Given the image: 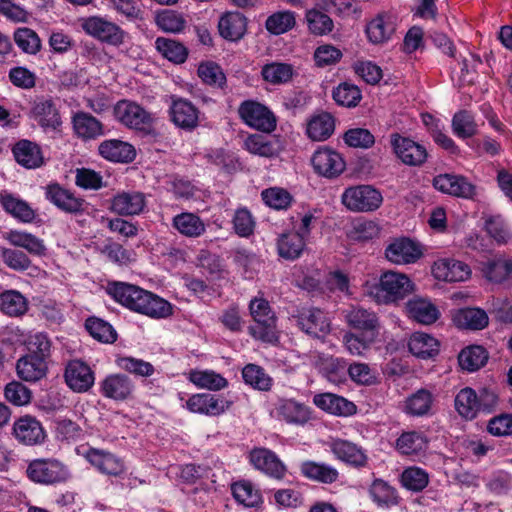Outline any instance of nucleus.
Returning <instances> with one entry per match:
<instances>
[{"label": "nucleus", "instance_id": "9d476101", "mask_svg": "<svg viewBox=\"0 0 512 512\" xmlns=\"http://www.w3.org/2000/svg\"><path fill=\"white\" fill-rule=\"evenodd\" d=\"M238 112L243 122L254 129L271 132L276 127L274 114L258 102L245 101L240 105Z\"/></svg>", "mask_w": 512, "mask_h": 512}, {"label": "nucleus", "instance_id": "4be33fe9", "mask_svg": "<svg viewBox=\"0 0 512 512\" xmlns=\"http://www.w3.org/2000/svg\"><path fill=\"white\" fill-rule=\"evenodd\" d=\"M250 463L255 469L280 479L285 474V466L274 452L265 448H256L249 454Z\"/></svg>", "mask_w": 512, "mask_h": 512}, {"label": "nucleus", "instance_id": "09e8293b", "mask_svg": "<svg viewBox=\"0 0 512 512\" xmlns=\"http://www.w3.org/2000/svg\"><path fill=\"white\" fill-rule=\"evenodd\" d=\"M488 360V353L484 347L480 345H471L464 348L459 356L458 361L461 368L473 372L483 367Z\"/></svg>", "mask_w": 512, "mask_h": 512}, {"label": "nucleus", "instance_id": "4c0bfd02", "mask_svg": "<svg viewBox=\"0 0 512 512\" xmlns=\"http://www.w3.org/2000/svg\"><path fill=\"white\" fill-rule=\"evenodd\" d=\"M276 246L281 258L296 260L302 255L306 246V240L295 231H290L279 235Z\"/></svg>", "mask_w": 512, "mask_h": 512}, {"label": "nucleus", "instance_id": "13d9d810", "mask_svg": "<svg viewBox=\"0 0 512 512\" xmlns=\"http://www.w3.org/2000/svg\"><path fill=\"white\" fill-rule=\"evenodd\" d=\"M380 234V226L376 221L357 219L348 232L350 239L354 241H369L377 238Z\"/></svg>", "mask_w": 512, "mask_h": 512}, {"label": "nucleus", "instance_id": "412c9836", "mask_svg": "<svg viewBox=\"0 0 512 512\" xmlns=\"http://www.w3.org/2000/svg\"><path fill=\"white\" fill-rule=\"evenodd\" d=\"M134 391V384L132 380L123 374H110L107 375L100 382L101 394L115 401H123L131 397Z\"/></svg>", "mask_w": 512, "mask_h": 512}, {"label": "nucleus", "instance_id": "864d4df0", "mask_svg": "<svg viewBox=\"0 0 512 512\" xmlns=\"http://www.w3.org/2000/svg\"><path fill=\"white\" fill-rule=\"evenodd\" d=\"M242 377L247 385L260 391L270 390L273 384V379L256 364H247L242 369Z\"/></svg>", "mask_w": 512, "mask_h": 512}, {"label": "nucleus", "instance_id": "79ce46f5", "mask_svg": "<svg viewBox=\"0 0 512 512\" xmlns=\"http://www.w3.org/2000/svg\"><path fill=\"white\" fill-rule=\"evenodd\" d=\"M481 406V399L472 388L466 387L461 389L455 397L456 411L467 420L474 419Z\"/></svg>", "mask_w": 512, "mask_h": 512}, {"label": "nucleus", "instance_id": "0eeeda50", "mask_svg": "<svg viewBox=\"0 0 512 512\" xmlns=\"http://www.w3.org/2000/svg\"><path fill=\"white\" fill-rule=\"evenodd\" d=\"M114 116L124 126L139 131L151 129L153 117L142 106L129 100H121L114 106Z\"/></svg>", "mask_w": 512, "mask_h": 512}, {"label": "nucleus", "instance_id": "f03ea898", "mask_svg": "<svg viewBox=\"0 0 512 512\" xmlns=\"http://www.w3.org/2000/svg\"><path fill=\"white\" fill-rule=\"evenodd\" d=\"M250 314L254 324L249 327L250 335L262 342L276 344L279 340V331L276 326V317L267 300L254 298L249 305Z\"/></svg>", "mask_w": 512, "mask_h": 512}, {"label": "nucleus", "instance_id": "dca6fc26", "mask_svg": "<svg viewBox=\"0 0 512 512\" xmlns=\"http://www.w3.org/2000/svg\"><path fill=\"white\" fill-rule=\"evenodd\" d=\"M276 417L288 424L303 426L312 417L309 406L292 398H281L275 405Z\"/></svg>", "mask_w": 512, "mask_h": 512}, {"label": "nucleus", "instance_id": "bf43d9fd", "mask_svg": "<svg viewBox=\"0 0 512 512\" xmlns=\"http://www.w3.org/2000/svg\"><path fill=\"white\" fill-rule=\"evenodd\" d=\"M335 102L344 107H355L361 100L360 89L348 82L340 83L332 93Z\"/></svg>", "mask_w": 512, "mask_h": 512}, {"label": "nucleus", "instance_id": "e2e57ef3", "mask_svg": "<svg viewBox=\"0 0 512 512\" xmlns=\"http://www.w3.org/2000/svg\"><path fill=\"white\" fill-rule=\"evenodd\" d=\"M156 24L164 32L180 33L186 25V19L181 13L167 9L157 14Z\"/></svg>", "mask_w": 512, "mask_h": 512}, {"label": "nucleus", "instance_id": "2f4dec72", "mask_svg": "<svg viewBox=\"0 0 512 512\" xmlns=\"http://www.w3.org/2000/svg\"><path fill=\"white\" fill-rule=\"evenodd\" d=\"M347 323L358 330H363L368 335H378L379 321L377 315L363 308L352 307L345 314Z\"/></svg>", "mask_w": 512, "mask_h": 512}, {"label": "nucleus", "instance_id": "bb28decb", "mask_svg": "<svg viewBox=\"0 0 512 512\" xmlns=\"http://www.w3.org/2000/svg\"><path fill=\"white\" fill-rule=\"evenodd\" d=\"M47 360L35 354H26L16 363V372L20 379L26 382H37L47 375Z\"/></svg>", "mask_w": 512, "mask_h": 512}, {"label": "nucleus", "instance_id": "3c124183", "mask_svg": "<svg viewBox=\"0 0 512 512\" xmlns=\"http://www.w3.org/2000/svg\"><path fill=\"white\" fill-rule=\"evenodd\" d=\"M155 47L164 58L176 64L185 62L188 56L186 47L170 38L158 37L155 41Z\"/></svg>", "mask_w": 512, "mask_h": 512}, {"label": "nucleus", "instance_id": "0e129e2a", "mask_svg": "<svg viewBox=\"0 0 512 512\" xmlns=\"http://www.w3.org/2000/svg\"><path fill=\"white\" fill-rule=\"evenodd\" d=\"M14 41L27 54H36L41 48V40L37 33L30 28H18L14 32Z\"/></svg>", "mask_w": 512, "mask_h": 512}, {"label": "nucleus", "instance_id": "de8ad7c7", "mask_svg": "<svg viewBox=\"0 0 512 512\" xmlns=\"http://www.w3.org/2000/svg\"><path fill=\"white\" fill-rule=\"evenodd\" d=\"M73 129L77 136L83 139H92L102 135V124L88 113L79 112L72 119Z\"/></svg>", "mask_w": 512, "mask_h": 512}, {"label": "nucleus", "instance_id": "6e6552de", "mask_svg": "<svg viewBox=\"0 0 512 512\" xmlns=\"http://www.w3.org/2000/svg\"><path fill=\"white\" fill-rule=\"evenodd\" d=\"M314 172L327 179L339 177L346 168L343 156L329 147L318 148L311 157Z\"/></svg>", "mask_w": 512, "mask_h": 512}, {"label": "nucleus", "instance_id": "7c9ffc66", "mask_svg": "<svg viewBox=\"0 0 512 512\" xmlns=\"http://www.w3.org/2000/svg\"><path fill=\"white\" fill-rule=\"evenodd\" d=\"M0 202L7 213L23 223H31L36 217L32 207L12 193L3 191L0 194Z\"/></svg>", "mask_w": 512, "mask_h": 512}, {"label": "nucleus", "instance_id": "1a4fd4ad", "mask_svg": "<svg viewBox=\"0 0 512 512\" xmlns=\"http://www.w3.org/2000/svg\"><path fill=\"white\" fill-rule=\"evenodd\" d=\"M390 142L394 154L404 165L420 167L427 161L426 148L411 138L393 134Z\"/></svg>", "mask_w": 512, "mask_h": 512}, {"label": "nucleus", "instance_id": "58836bf2", "mask_svg": "<svg viewBox=\"0 0 512 512\" xmlns=\"http://www.w3.org/2000/svg\"><path fill=\"white\" fill-rule=\"evenodd\" d=\"M454 324L462 329L482 330L489 322L487 313L480 308H463L452 316Z\"/></svg>", "mask_w": 512, "mask_h": 512}, {"label": "nucleus", "instance_id": "c03bdc74", "mask_svg": "<svg viewBox=\"0 0 512 512\" xmlns=\"http://www.w3.org/2000/svg\"><path fill=\"white\" fill-rule=\"evenodd\" d=\"M0 310L10 317H19L27 312L28 301L19 291L6 290L0 294Z\"/></svg>", "mask_w": 512, "mask_h": 512}, {"label": "nucleus", "instance_id": "c756f323", "mask_svg": "<svg viewBox=\"0 0 512 512\" xmlns=\"http://www.w3.org/2000/svg\"><path fill=\"white\" fill-rule=\"evenodd\" d=\"M483 276L491 283L502 284L512 276V257L498 255L482 263Z\"/></svg>", "mask_w": 512, "mask_h": 512}, {"label": "nucleus", "instance_id": "cd10ccee", "mask_svg": "<svg viewBox=\"0 0 512 512\" xmlns=\"http://www.w3.org/2000/svg\"><path fill=\"white\" fill-rule=\"evenodd\" d=\"M31 117L44 129H57L61 125V119L53 101L40 97L32 102Z\"/></svg>", "mask_w": 512, "mask_h": 512}, {"label": "nucleus", "instance_id": "6e6d98bb", "mask_svg": "<svg viewBox=\"0 0 512 512\" xmlns=\"http://www.w3.org/2000/svg\"><path fill=\"white\" fill-rule=\"evenodd\" d=\"M263 79L271 84H284L293 76V67L287 63L272 62L263 66L261 70Z\"/></svg>", "mask_w": 512, "mask_h": 512}, {"label": "nucleus", "instance_id": "423d86ee", "mask_svg": "<svg viewBox=\"0 0 512 512\" xmlns=\"http://www.w3.org/2000/svg\"><path fill=\"white\" fill-rule=\"evenodd\" d=\"M28 477L35 483L52 485L69 479L65 465L53 459H36L27 468Z\"/></svg>", "mask_w": 512, "mask_h": 512}, {"label": "nucleus", "instance_id": "9b49d317", "mask_svg": "<svg viewBox=\"0 0 512 512\" xmlns=\"http://www.w3.org/2000/svg\"><path fill=\"white\" fill-rule=\"evenodd\" d=\"M398 26V17L390 12H381L366 25L365 33L370 43L382 45L390 41Z\"/></svg>", "mask_w": 512, "mask_h": 512}, {"label": "nucleus", "instance_id": "473e14b6", "mask_svg": "<svg viewBox=\"0 0 512 512\" xmlns=\"http://www.w3.org/2000/svg\"><path fill=\"white\" fill-rule=\"evenodd\" d=\"M172 121L184 129H193L198 124V110L185 99H173L170 108Z\"/></svg>", "mask_w": 512, "mask_h": 512}, {"label": "nucleus", "instance_id": "a878e982", "mask_svg": "<svg viewBox=\"0 0 512 512\" xmlns=\"http://www.w3.org/2000/svg\"><path fill=\"white\" fill-rule=\"evenodd\" d=\"M300 328L307 334L320 338L330 332V320L320 309L303 310L298 317Z\"/></svg>", "mask_w": 512, "mask_h": 512}, {"label": "nucleus", "instance_id": "5701e85b", "mask_svg": "<svg viewBox=\"0 0 512 512\" xmlns=\"http://www.w3.org/2000/svg\"><path fill=\"white\" fill-rule=\"evenodd\" d=\"M13 435L24 445L39 444L45 438L41 423L29 415L23 416L14 422Z\"/></svg>", "mask_w": 512, "mask_h": 512}, {"label": "nucleus", "instance_id": "49530a36", "mask_svg": "<svg viewBox=\"0 0 512 512\" xmlns=\"http://www.w3.org/2000/svg\"><path fill=\"white\" fill-rule=\"evenodd\" d=\"M369 495L372 501L381 508H389L398 503L396 490L382 479H375L372 482Z\"/></svg>", "mask_w": 512, "mask_h": 512}, {"label": "nucleus", "instance_id": "f8f14e48", "mask_svg": "<svg viewBox=\"0 0 512 512\" xmlns=\"http://www.w3.org/2000/svg\"><path fill=\"white\" fill-rule=\"evenodd\" d=\"M231 405L232 402L222 396L197 393L189 397L185 407L192 413L219 416L225 413Z\"/></svg>", "mask_w": 512, "mask_h": 512}, {"label": "nucleus", "instance_id": "b1692460", "mask_svg": "<svg viewBox=\"0 0 512 512\" xmlns=\"http://www.w3.org/2000/svg\"><path fill=\"white\" fill-rule=\"evenodd\" d=\"M313 403L319 409L336 416L348 417L357 411L356 405L333 393H319L314 395Z\"/></svg>", "mask_w": 512, "mask_h": 512}, {"label": "nucleus", "instance_id": "4468645a", "mask_svg": "<svg viewBox=\"0 0 512 512\" xmlns=\"http://www.w3.org/2000/svg\"><path fill=\"white\" fill-rule=\"evenodd\" d=\"M388 261L396 265L415 263L422 256V250L418 243L409 238L394 239L385 249Z\"/></svg>", "mask_w": 512, "mask_h": 512}, {"label": "nucleus", "instance_id": "e433bc0d", "mask_svg": "<svg viewBox=\"0 0 512 512\" xmlns=\"http://www.w3.org/2000/svg\"><path fill=\"white\" fill-rule=\"evenodd\" d=\"M439 341L430 334L414 332L408 341L409 351L416 357L428 359L436 356L439 352Z\"/></svg>", "mask_w": 512, "mask_h": 512}, {"label": "nucleus", "instance_id": "ddd939ff", "mask_svg": "<svg viewBox=\"0 0 512 512\" xmlns=\"http://www.w3.org/2000/svg\"><path fill=\"white\" fill-rule=\"evenodd\" d=\"M436 190L455 197L472 199L476 195V186L461 175L440 174L433 179Z\"/></svg>", "mask_w": 512, "mask_h": 512}, {"label": "nucleus", "instance_id": "774afa93", "mask_svg": "<svg viewBox=\"0 0 512 512\" xmlns=\"http://www.w3.org/2000/svg\"><path fill=\"white\" fill-rule=\"evenodd\" d=\"M245 148L252 154L261 157H272L276 154V149L267 136L261 134H253L246 138Z\"/></svg>", "mask_w": 512, "mask_h": 512}, {"label": "nucleus", "instance_id": "69168bd1", "mask_svg": "<svg viewBox=\"0 0 512 512\" xmlns=\"http://www.w3.org/2000/svg\"><path fill=\"white\" fill-rule=\"evenodd\" d=\"M296 20L293 12L280 11L272 14L266 20V28L269 32L280 35L295 26Z\"/></svg>", "mask_w": 512, "mask_h": 512}, {"label": "nucleus", "instance_id": "2eb2a0df", "mask_svg": "<svg viewBox=\"0 0 512 512\" xmlns=\"http://www.w3.org/2000/svg\"><path fill=\"white\" fill-rule=\"evenodd\" d=\"M67 386L74 392H87L95 382V376L92 369L82 361H70L64 373Z\"/></svg>", "mask_w": 512, "mask_h": 512}, {"label": "nucleus", "instance_id": "680f3d73", "mask_svg": "<svg viewBox=\"0 0 512 512\" xmlns=\"http://www.w3.org/2000/svg\"><path fill=\"white\" fill-rule=\"evenodd\" d=\"M85 327L93 338L101 342L112 343L117 338L114 328L100 318L91 317L87 319Z\"/></svg>", "mask_w": 512, "mask_h": 512}, {"label": "nucleus", "instance_id": "f257e3e1", "mask_svg": "<svg viewBox=\"0 0 512 512\" xmlns=\"http://www.w3.org/2000/svg\"><path fill=\"white\" fill-rule=\"evenodd\" d=\"M106 292L120 305L152 319H165L173 314L170 302L133 284L109 282Z\"/></svg>", "mask_w": 512, "mask_h": 512}, {"label": "nucleus", "instance_id": "a19ab883", "mask_svg": "<svg viewBox=\"0 0 512 512\" xmlns=\"http://www.w3.org/2000/svg\"><path fill=\"white\" fill-rule=\"evenodd\" d=\"M433 403V394L429 390L419 389L405 399L402 411L410 416H425L430 413Z\"/></svg>", "mask_w": 512, "mask_h": 512}, {"label": "nucleus", "instance_id": "6ab92c4d", "mask_svg": "<svg viewBox=\"0 0 512 512\" xmlns=\"http://www.w3.org/2000/svg\"><path fill=\"white\" fill-rule=\"evenodd\" d=\"M84 457L102 474L119 476L125 471L124 461L109 451L89 448L84 454Z\"/></svg>", "mask_w": 512, "mask_h": 512}, {"label": "nucleus", "instance_id": "ea45409f", "mask_svg": "<svg viewBox=\"0 0 512 512\" xmlns=\"http://www.w3.org/2000/svg\"><path fill=\"white\" fill-rule=\"evenodd\" d=\"M187 379L199 389L220 391L228 386V381L221 374L209 369H192Z\"/></svg>", "mask_w": 512, "mask_h": 512}, {"label": "nucleus", "instance_id": "37998d69", "mask_svg": "<svg viewBox=\"0 0 512 512\" xmlns=\"http://www.w3.org/2000/svg\"><path fill=\"white\" fill-rule=\"evenodd\" d=\"M334 131V119L329 113L314 115L307 123L306 133L313 141H324Z\"/></svg>", "mask_w": 512, "mask_h": 512}, {"label": "nucleus", "instance_id": "c85d7f7f", "mask_svg": "<svg viewBox=\"0 0 512 512\" xmlns=\"http://www.w3.org/2000/svg\"><path fill=\"white\" fill-rule=\"evenodd\" d=\"M98 151L103 158L116 163H129L136 157L135 148L128 142L118 139L103 141Z\"/></svg>", "mask_w": 512, "mask_h": 512}, {"label": "nucleus", "instance_id": "5fc2aeb1", "mask_svg": "<svg viewBox=\"0 0 512 512\" xmlns=\"http://www.w3.org/2000/svg\"><path fill=\"white\" fill-rule=\"evenodd\" d=\"M428 441L426 437L417 431L402 433L396 441L397 450L405 455L417 454L426 449Z\"/></svg>", "mask_w": 512, "mask_h": 512}, {"label": "nucleus", "instance_id": "aec40b11", "mask_svg": "<svg viewBox=\"0 0 512 512\" xmlns=\"http://www.w3.org/2000/svg\"><path fill=\"white\" fill-rule=\"evenodd\" d=\"M45 196L48 201L66 213H81L86 208V202L83 199L56 183L46 187Z\"/></svg>", "mask_w": 512, "mask_h": 512}, {"label": "nucleus", "instance_id": "7ed1b4c3", "mask_svg": "<svg viewBox=\"0 0 512 512\" xmlns=\"http://www.w3.org/2000/svg\"><path fill=\"white\" fill-rule=\"evenodd\" d=\"M341 203L350 212L369 213L381 207L383 196L378 189L371 185H354L343 191Z\"/></svg>", "mask_w": 512, "mask_h": 512}, {"label": "nucleus", "instance_id": "72a5a7b5", "mask_svg": "<svg viewBox=\"0 0 512 512\" xmlns=\"http://www.w3.org/2000/svg\"><path fill=\"white\" fill-rule=\"evenodd\" d=\"M16 161L25 168L35 169L44 163L40 147L29 140L19 141L13 148Z\"/></svg>", "mask_w": 512, "mask_h": 512}, {"label": "nucleus", "instance_id": "39448f33", "mask_svg": "<svg viewBox=\"0 0 512 512\" xmlns=\"http://www.w3.org/2000/svg\"><path fill=\"white\" fill-rule=\"evenodd\" d=\"M82 30L89 36L113 46H120L127 36L116 23L101 16H89L79 19Z\"/></svg>", "mask_w": 512, "mask_h": 512}, {"label": "nucleus", "instance_id": "052dcab7", "mask_svg": "<svg viewBox=\"0 0 512 512\" xmlns=\"http://www.w3.org/2000/svg\"><path fill=\"white\" fill-rule=\"evenodd\" d=\"M306 21L309 31L317 36L329 34L334 27L332 19L327 14L316 9L307 11Z\"/></svg>", "mask_w": 512, "mask_h": 512}, {"label": "nucleus", "instance_id": "4d7b16f0", "mask_svg": "<svg viewBox=\"0 0 512 512\" xmlns=\"http://www.w3.org/2000/svg\"><path fill=\"white\" fill-rule=\"evenodd\" d=\"M263 202L274 210H287L292 202L293 196L286 189L281 187H270L261 192Z\"/></svg>", "mask_w": 512, "mask_h": 512}, {"label": "nucleus", "instance_id": "a18cd8bd", "mask_svg": "<svg viewBox=\"0 0 512 512\" xmlns=\"http://www.w3.org/2000/svg\"><path fill=\"white\" fill-rule=\"evenodd\" d=\"M331 449L333 454L344 462L356 466L365 464L366 456L363 451L349 441L341 439L334 440L331 444Z\"/></svg>", "mask_w": 512, "mask_h": 512}, {"label": "nucleus", "instance_id": "8fccbe9b", "mask_svg": "<svg viewBox=\"0 0 512 512\" xmlns=\"http://www.w3.org/2000/svg\"><path fill=\"white\" fill-rule=\"evenodd\" d=\"M232 493L235 500L245 507H257L263 502L259 489L250 481L242 480L234 483Z\"/></svg>", "mask_w": 512, "mask_h": 512}, {"label": "nucleus", "instance_id": "603ef678", "mask_svg": "<svg viewBox=\"0 0 512 512\" xmlns=\"http://www.w3.org/2000/svg\"><path fill=\"white\" fill-rule=\"evenodd\" d=\"M300 470L305 477L323 483H332L338 478L337 470L323 463L305 461L301 464Z\"/></svg>", "mask_w": 512, "mask_h": 512}, {"label": "nucleus", "instance_id": "20e7f679", "mask_svg": "<svg viewBox=\"0 0 512 512\" xmlns=\"http://www.w3.org/2000/svg\"><path fill=\"white\" fill-rule=\"evenodd\" d=\"M413 290V283L402 273L384 272L375 287L374 297L378 303H395L406 297Z\"/></svg>", "mask_w": 512, "mask_h": 512}, {"label": "nucleus", "instance_id": "338daca9", "mask_svg": "<svg viewBox=\"0 0 512 512\" xmlns=\"http://www.w3.org/2000/svg\"><path fill=\"white\" fill-rule=\"evenodd\" d=\"M453 133L459 138H468L477 131L474 117L467 111L457 112L452 119Z\"/></svg>", "mask_w": 512, "mask_h": 512}, {"label": "nucleus", "instance_id": "f3484780", "mask_svg": "<svg viewBox=\"0 0 512 512\" xmlns=\"http://www.w3.org/2000/svg\"><path fill=\"white\" fill-rule=\"evenodd\" d=\"M431 271L435 279L445 282H463L471 277V269L466 263L449 258L435 261Z\"/></svg>", "mask_w": 512, "mask_h": 512}, {"label": "nucleus", "instance_id": "f704fd0d", "mask_svg": "<svg viewBox=\"0 0 512 512\" xmlns=\"http://www.w3.org/2000/svg\"><path fill=\"white\" fill-rule=\"evenodd\" d=\"M172 227L181 235L188 238H197L206 231L203 220L192 212H182L172 219Z\"/></svg>", "mask_w": 512, "mask_h": 512}, {"label": "nucleus", "instance_id": "393cba45", "mask_svg": "<svg viewBox=\"0 0 512 512\" xmlns=\"http://www.w3.org/2000/svg\"><path fill=\"white\" fill-rule=\"evenodd\" d=\"M407 316L423 325L435 323L440 317V311L430 299L414 297L405 305Z\"/></svg>", "mask_w": 512, "mask_h": 512}, {"label": "nucleus", "instance_id": "c9c22d12", "mask_svg": "<svg viewBox=\"0 0 512 512\" xmlns=\"http://www.w3.org/2000/svg\"><path fill=\"white\" fill-rule=\"evenodd\" d=\"M220 35L229 41L241 39L247 29L246 18L238 12L224 14L218 23Z\"/></svg>", "mask_w": 512, "mask_h": 512}, {"label": "nucleus", "instance_id": "a211bd4d", "mask_svg": "<svg viewBox=\"0 0 512 512\" xmlns=\"http://www.w3.org/2000/svg\"><path fill=\"white\" fill-rule=\"evenodd\" d=\"M147 205L145 194L139 191H122L112 199L110 210L120 216L141 214Z\"/></svg>", "mask_w": 512, "mask_h": 512}]
</instances>
